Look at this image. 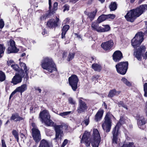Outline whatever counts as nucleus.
I'll return each mask as SVG.
<instances>
[{"mask_svg":"<svg viewBox=\"0 0 147 147\" xmlns=\"http://www.w3.org/2000/svg\"><path fill=\"white\" fill-rule=\"evenodd\" d=\"M39 117L42 122H44L47 126L53 127L55 132V137L54 139V140L61 138L63 135V127L65 129H66L67 128L66 125L64 124H54V123L50 119V116L48 111L46 110H44L40 112Z\"/></svg>","mask_w":147,"mask_h":147,"instance_id":"1","label":"nucleus"},{"mask_svg":"<svg viewBox=\"0 0 147 147\" xmlns=\"http://www.w3.org/2000/svg\"><path fill=\"white\" fill-rule=\"evenodd\" d=\"M90 136V132L86 131L84 132L82 138L81 143H84L86 147L90 146V143L93 147H98L101 141V137L100 133L97 129H93V133L92 135V139L91 140L89 138Z\"/></svg>","mask_w":147,"mask_h":147,"instance_id":"2","label":"nucleus"},{"mask_svg":"<svg viewBox=\"0 0 147 147\" xmlns=\"http://www.w3.org/2000/svg\"><path fill=\"white\" fill-rule=\"evenodd\" d=\"M145 9L147 10V5H141L136 9L131 10L127 13L125 17L128 21L132 22L142 14Z\"/></svg>","mask_w":147,"mask_h":147,"instance_id":"3","label":"nucleus"},{"mask_svg":"<svg viewBox=\"0 0 147 147\" xmlns=\"http://www.w3.org/2000/svg\"><path fill=\"white\" fill-rule=\"evenodd\" d=\"M41 65L43 69L51 73L56 70V65L52 59L48 57L43 58L41 62Z\"/></svg>","mask_w":147,"mask_h":147,"instance_id":"4","label":"nucleus"},{"mask_svg":"<svg viewBox=\"0 0 147 147\" xmlns=\"http://www.w3.org/2000/svg\"><path fill=\"white\" fill-rule=\"evenodd\" d=\"M113 117V116L110 113H107L105 116L102 127L104 130L106 132H109L110 130L112 123L111 119Z\"/></svg>","mask_w":147,"mask_h":147,"instance_id":"5","label":"nucleus"},{"mask_svg":"<svg viewBox=\"0 0 147 147\" xmlns=\"http://www.w3.org/2000/svg\"><path fill=\"white\" fill-rule=\"evenodd\" d=\"M144 36L142 32H138L131 40V45L135 48L139 46L143 40Z\"/></svg>","mask_w":147,"mask_h":147,"instance_id":"6","label":"nucleus"},{"mask_svg":"<svg viewBox=\"0 0 147 147\" xmlns=\"http://www.w3.org/2000/svg\"><path fill=\"white\" fill-rule=\"evenodd\" d=\"M128 66L127 61L119 63L116 65L117 72L120 74L124 75L127 71Z\"/></svg>","mask_w":147,"mask_h":147,"instance_id":"7","label":"nucleus"},{"mask_svg":"<svg viewBox=\"0 0 147 147\" xmlns=\"http://www.w3.org/2000/svg\"><path fill=\"white\" fill-rule=\"evenodd\" d=\"M79 79L75 75H73L68 78L69 85L74 91H76L78 88V84Z\"/></svg>","mask_w":147,"mask_h":147,"instance_id":"8","label":"nucleus"},{"mask_svg":"<svg viewBox=\"0 0 147 147\" xmlns=\"http://www.w3.org/2000/svg\"><path fill=\"white\" fill-rule=\"evenodd\" d=\"M81 98H79L78 105L77 110L78 113L85 112L88 108L86 103L83 101Z\"/></svg>","mask_w":147,"mask_h":147,"instance_id":"9","label":"nucleus"},{"mask_svg":"<svg viewBox=\"0 0 147 147\" xmlns=\"http://www.w3.org/2000/svg\"><path fill=\"white\" fill-rule=\"evenodd\" d=\"M32 134L33 140L38 143L41 139V136L40 131L38 128L32 129Z\"/></svg>","mask_w":147,"mask_h":147,"instance_id":"10","label":"nucleus"},{"mask_svg":"<svg viewBox=\"0 0 147 147\" xmlns=\"http://www.w3.org/2000/svg\"><path fill=\"white\" fill-rule=\"evenodd\" d=\"M146 49L145 47L142 46L139 47L134 52V55L139 60H141L142 58V53L144 52Z\"/></svg>","mask_w":147,"mask_h":147,"instance_id":"11","label":"nucleus"},{"mask_svg":"<svg viewBox=\"0 0 147 147\" xmlns=\"http://www.w3.org/2000/svg\"><path fill=\"white\" fill-rule=\"evenodd\" d=\"M119 124H117L112 131L113 138L112 139V143L113 144H117L119 143V139H118V125Z\"/></svg>","mask_w":147,"mask_h":147,"instance_id":"12","label":"nucleus"},{"mask_svg":"<svg viewBox=\"0 0 147 147\" xmlns=\"http://www.w3.org/2000/svg\"><path fill=\"white\" fill-rule=\"evenodd\" d=\"M10 46L8 49V53H16L19 50L15 45V42L13 40H10L9 42Z\"/></svg>","mask_w":147,"mask_h":147,"instance_id":"13","label":"nucleus"},{"mask_svg":"<svg viewBox=\"0 0 147 147\" xmlns=\"http://www.w3.org/2000/svg\"><path fill=\"white\" fill-rule=\"evenodd\" d=\"M114 43L112 40L102 43L101 45L102 47L106 51H109L113 46Z\"/></svg>","mask_w":147,"mask_h":147,"instance_id":"14","label":"nucleus"},{"mask_svg":"<svg viewBox=\"0 0 147 147\" xmlns=\"http://www.w3.org/2000/svg\"><path fill=\"white\" fill-rule=\"evenodd\" d=\"M27 86L26 84H24L21 85L20 86L17 87L15 90L13 91L10 95L9 99L14 95L17 92H19L21 94L25 91L27 89Z\"/></svg>","mask_w":147,"mask_h":147,"instance_id":"15","label":"nucleus"},{"mask_svg":"<svg viewBox=\"0 0 147 147\" xmlns=\"http://www.w3.org/2000/svg\"><path fill=\"white\" fill-rule=\"evenodd\" d=\"M136 119L139 127L140 129H143L142 126L146 123L144 117L142 116L137 115L136 116Z\"/></svg>","mask_w":147,"mask_h":147,"instance_id":"16","label":"nucleus"},{"mask_svg":"<svg viewBox=\"0 0 147 147\" xmlns=\"http://www.w3.org/2000/svg\"><path fill=\"white\" fill-rule=\"evenodd\" d=\"M123 57L122 53L119 51H117L114 52L113 55V60L116 62H118Z\"/></svg>","mask_w":147,"mask_h":147,"instance_id":"17","label":"nucleus"},{"mask_svg":"<svg viewBox=\"0 0 147 147\" xmlns=\"http://www.w3.org/2000/svg\"><path fill=\"white\" fill-rule=\"evenodd\" d=\"M59 20V19L57 17L56 18V21L54 19H51L47 22V25L48 27L51 28L57 26H58L57 23Z\"/></svg>","mask_w":147,"mask_h":147,"instance_id":"18","label":"nucleus"},{"mask_svg":"<svg viewBox=\"0 0 147 147\" xmlns=\"http://www.w3.org/2000/svg\"><path fill=\"white\" fill-rule=\"evenodd\" d=\"M22 80V78L19 75L16 74L12 79L11 83L14 85H16L21 83Z\"/></svg>","mask_w":147,"mask_h":147,"instance_id":"19","label":"nucleus"},{"mask_svg":"<svg viewBox=\"0 0 147 147\" xmlns=\"http://www.w3.org/2000/svg\"><path fill=\"white\" fill-rule=\"evenodd\" d=\"M49 10L50 11L49 13H50L53 14L57 9L58 3L56 2H55L53 5L52 9L51 10H50V9H51L52 7L51 0H49Z\"/></svg>","mask_w":147,"mask_h":147,"instance_id":"20","label":"nucleus"},{"mask_svg":"<svg viewBox=\"0 0 147 147\" xmlns=\"http://www.w3.org/2000/svg\"><path fill=\"white\" fill-rule=\"evenodd\" d=\"M104 113L103 110H99L96 113L95 117V119L96 121L100 120L102 118Z\"/></svg>","mask_w":147,"mask_h":147,"instance_id":"21","label":"nucleus"},{"mask_svg":"<svg viewBox=\"0 0 147 147\" xmlns=\"http://www.w3.org/2000/svg\"><path fill=\"white\" fill-rule=\"evenodd\" d=\"M10 119L15 121H20L23 119V118L20 117L17 113L13 114L11 117Z\"/></svg>","mask_w":147,"mask_h":147,"instance_id":"22","label":"nucleus"},{"mask_svg":"<svg viewBox=\"0 0 147 147\" xmlns=\"http://www.w3.org/2000/svg\"><path fill=\"white\" fill-rule=\"evenodd\" d=\"M97 12V10L96 9L93 11L88 13L87 14L88 18H89L90 21H92L95 18Z\"/></svg>","mask_w":147,"mask_h":147,"instance_id":"23","label":"nucleus"},{"mask_svg":"<svg viewBox=\"0 0 147 147\" xmlns=\"http://www.w3.org/2000/svg\"><path fill=\"white\" fill-rule=\"evenodd\" d=\"M120 92V91H117L115 89H113L110 91L108 96L109 97L111 98L115 96H117Z\"/></svg>","mask_w":147,"mask_h":147,"instance_id":"24","label":"nucleus"},{"mask_svg":"<svg viewBox=\"0 0 147 147\" xmlns=\"http://www.w3.org/2000/svg\"><path fill=\"white\" fill-rule=\"evenodd\" d=\"M69 26L68 25H65L63 26L62 29V32L61 33V38L63 39L64 38H65V34L66 32L69 29Z\"/></svg>","mask_w":147,"mask_h":147,"instance_id":"25","label":"nucleus"},{"mask_svg":"<svg viewBox=\"0 0 147 147\" xmlns=\"http://www.w3.org/2000/svg\"><path fill=\"white\" fill-rule=\"evenodd\" d=\"M103 27L99 26V30H98V32H103L109 31L110 29V27L108 25H103Z\"/></svg>","mask_w":147,"mask_h":147,"instance_id":"26","label":"nucleus"},{"mask_svg":"<svg viewBox=\"0 0 147 147\" xmlns=\"http://www.w3.org/2000/svg\"><path fill=\"white\" fill-rule=\"evenodd\" d=\"M100 23L97 21V20L95 21L92 22L91 26L92 29L98 32V30H99V24Z\"/></svg>","mask_w":147,"mask_h":147,"instance_id":"27","label":"nucleus"},{"mask_svg":"<svg viewBox=\"0 0 147 147\" xmlns=\"http://www.w3.org/2000/svg\"><path fill=\"white\" fill-rule=\"evenodd\" d=\"M92 68L95 71H100L102 69L100 65L97 63H94L92 65Z\"/></svg>","mask_w":147,"mask_h":147,"instance_id":"28","label":"nucleus"},{"mask_svg":"<svg viewBox=\"0 0 147 147\" xmlns=\"http://www.w3.org/2000/svg\"><path fill=\"white\" fill-rule=\"evenodd\" d=\"M38 147H49L48 142L45 139L41 140Z\"/></svg>","mask_w":147,"mask_h":147,"instance_id":"29","label":"nucleus"},{"mask_svg":"<svg viewBox=\"0 0 147 147\" xmlns=\"http://www.w3.org/2000/svg\"><path fill=\"white\" fill-rule=\"evenodd\" d=\"M20 65L21 67V69H24L25 72L26 74V76H28V69H27V67L26 65L23 63L20 62Z\"/></svg>","mask_w":147,"mask_h":147,"instance_id":"30","label":"nucleus"},{"mask_svg":"<svg viewBox=\"0 0 147 147\" xmlns=\"http://www.w3.org/2000/svg\"><path fill=\"white\" fill-rule=\"evenodd\" d=\"M127 119V117H126L125 116H121L119 121L117 124H119L118 125V129L119 128V126L120 125H122L125 123L126 122V120Z\"/></svg>","mask_w":147,"mask_h":147,"instance_id":"31","label":"nucleus"},{"mask_svg":"<svg viewBox=\"0 0 147 147\" xmlns=\"http://www.w3.org/2000/svg\"><path fill=\"white\" fill-rule=\"evenodd\" d=\"M111 11L115 10L117 8V4L115 2H111L109 6Z\"/></svg>","mask_w":147,"mask_h":147,"instance_id":"32","label":"nucleus"},{"mask_svg":"<svg viewBox=\"0 0 147 147\" xmlns=\"http://www.w3.org/2000/svg\"><path fill=\"white\" fill-rule=\"evenodd\" d=\"M107 19L106 15L102 14L99 17L97 20V21L100 23Z\"/></svg>","mask_w":147,"mask_h":147,"instance_id":"33","label":"nucleus"},{"mask_svg":"<svg viewBox=\"0 0 147 147\" xmlns=\"http://www.w3.org/2000/svg\"><path fill=\"white\" fill-rule=\"evenodd\" d=\"M6 78V76L4 72L0 71V81H4Z\"/></svg>","mask_w":147,"mask_h":147,"instance_id":"34","label":"nucleus"},{"mask_svg":"<svg viewBox=\"0 0 147 147\" xmlns=\"http://www.w3.org/2000/svg\"><path fill=\"white\" fill-rule=\"evenodd\" d=\"M5 49V48L3 45L0 44V58L3 56Z\"/></svg>","mask_w":147,"mask_h":147,"instance_id":"35","label":"nucleus"},{"mask_svg":"<svg viewBox=\"0 0 147 147\" xmlns=\"http://www.w3.org/2000/svg\"><path fill=\"white\" fill-rule=\"evenodd\" d=\"M121 81L124 84L128 86H130L131 85V84L130 82H129L126 79L124 78H122Z\"/></svg>","mask_w":147,"mask_h":147,"instance_id":"36","label":"nucleus"},{"mask_svg":"<svg viewBox=\"0 0 147 147\" xmlns=\"http://www.w3.org/2000/svg\"><path fill=\"white\" fill-rule=\"evenodd\" d=\"M144 96L146 97H147V83H145L144 85Z\"/></svg>","mask_w":147,"mask_h":147,"instance_id":"37","label":"nucleus"},{"mask_svg":"<svg viewBox=\"0 0 147 147\" xmlns=\"http://www.w3.org/2000/svg\"><path fill=\"white\" fill-rule=\"evenodd\" d=\"M48 16V13H45L44 14L40 17V20L42 21L45 20L47 18Z\"/></svg>","mask_w":147,"mask_h":147,"instance_id":"38","label":"nucleus"},{"mask_svg":"<svg viewBox=\"0 0 147 147\" xmlns=\"http://www.w3.org/2000/svg\"><path fill=\"white\" fill-rule=\"evenodd\" d=\"M75 53H70L68 57L67 61H69L73 59L74 57Z\"/></svg>","mask_w":147,"mask_h":147,"instance_id":"39","label":"nucleus"},{"mask_svg":"<svg viewBox=\"0 0 147 147\" xmlns=\"http://www.w3.org/2000/svg\"><path fill=\"white\" fill-rule=\"evenodd\" d=\"M71 112V111H67L63 112V113H60L59 115L63 117H65V116L67 115L70 114Z\"/></svg>","mask_w":147,"mask_h":147,"instance_id":"40","label":"nucleus"},{"mask_svg":"<svg viewBox=\"0 0 147 147\" xmlns=\"http://www.w3.org/2000/svg\"><path fill=\"white\" fill-rule=\"evenodd\" d=\"M118 105L119 107H122L126 109H127V108L126 105L124 104L123 102L121 101H120L118 103Z\"/></svg>","mask_w":147,"mask_h":147,"instance_id":"41","label":"nucleus"},{"mask_svg":"<svg viewBox=\"0 0 147 147\" xmlns=\"http://www.w3.org/2000/svg\"><path fill=\"white\" fill-rule=\"evenodd\" d=\"M12 134L14 136L18 142V141L19 138L18 137V134L17 131L15 130H13L12 131Z\"/></svg>","mask_w":147,"mask_h":147,"instance_id":"42","label":"nucleus"},{"mask_svg":"<svg viewBox=\"0 0 147 147\" xmlns=\"http://www.w3.org/2000/svg\"><path fill=\"white\" fill-rule=\"evenodd\" d=\"M68 101L69 103L72 105H74L76 104V101L74 99L71 97H69V98Z\"/></svg>","mask_w":147,"mask_h":147,"instance_id":"43","label":"nucleus"},{"mask_svg":"<svg viewBox=\"0 0 147 147\" xmlns=\"http://www.w3.org/2000/svg\"><path fill=\"white\" fill-rule=\"evenodd\" d=\"M106 17L107 19H113L115 17V15L113 14L107 15H106Z\"/></svg>","mask_w":147,"mask_h":147,"instance_id":"44","label":"nucleus"},{"mask_svg":"<svg viewBox=\"0 0 147 147\" xmlns=\"http://www.w3.org/2000/svg\"><path fill=\"white\" fill-rule=\"evenodd\" d=\"M11 67L15 71H18L19 69V66L16 64H12L11 65Z\"/></svg>","mask_w":147,"mask_h":147,"instance_id":"45","label":"nucleus"},{"mask_svg":"<svg viewBox=\"0 0 147 147\" xmlns=\"http://www.w3.org/2000/svg\"><path fill=\"white\" fill-rule=\"evenodd\" d=\"M17 75H19L22 78H23L24 76V72L23 70L21 69V70L19 72L18 74H17Z\"/></svg>","mask_w":147,"mask_h":147,"instance_id":"46","label":"nucleus"},{"mask_svg":"<svg viewBox=\"0 0 147 147\" xmlns=\"http://www.w3.org/2000/svg\"><path fill=\"white\" fill-rule=\"evenodd\" d=\"M4 24L2 19H0V29L4 27Z\"/></svg>","mask_w":147,"mask_h":147,"instance_id":"47","label":"nucleus"},{"mask_svg":"<svg viewBox=\"0 0 147 147\" xmlns=\"http://www.w3.org/2000/svg\"><path fill=\"white\" fill-rule=\"evenodd\" d=\"M63 8V11L65 12V11H68L69 10V7L68 5H65L64 6Z\"/></svg>","mask_w":147,"mask_h":147,"instance_id":"48","label":"nucleus"},{"mask_svg":"<svg viewBox=\"0 0 147 147\" xmlns=\"http://www.w3.org/2000/svg\"><path fill=\"white\" fill-rule=\"evenodd\" d=\"M1 144L2 147H7L5 142L3 139L1 140Z\"/></svg>","mask_w":147,"mask_h":147,"instance_id":"49","label":"nucleus"},{"mask_svg":"<svg viewBox=\"0 0 147 147\" xmlns=\"http://www.w3.org/2000/svg\"><path fill=\"white\" fill-rule=\"evenodd\" d=\"M65 44L66 45L69 43L70 39L69 38H65Z\"/></svg>","mask_w":147,"mask_h":147,"instance_id":"50","label":"nucleus"},{"mask_svg":"<svg viewBox=\"0 0 147 147\" xmlns=\"http://www.w3.org/2000/svg\"><path fill=\"white\" fill-rule=\"evenodd\" d=\"M128 147H135L134 143L133 142H129L128 143Z\"/></svg>","mask_w":147,"mask_h":147,"instance_id":"51","label":"nucleus"},{"mask_svg":"<svg viewBox=\"0 0 147 147\" xmlns=\"http://www.w3.org/2000/svg\"><path fill=\"white\" fill-rule=\"evenodd\" d=\"M68 142V140L67 139H65L62 144V145L65 146Z\"/></svg>","mask_w":147,"mask_h":147,"instance_id":"52","label":"nucleus"},{"mask_svg":"<svg viewBox=\"0 0 147 147\" xmlns=\"http://www.w3.org/2000/svg\"><path fill=\"white\" fill-rule=\"evenodd\" d=\"M13 61L12 60H10L7 61V65L8 66L10 65L12 63H13Z\"/></svg>","mask_w":147,"mask_h":147,"instance_id":"53","label":"nucleus"},{"mask_svg":"<svg viewBox=\"0 0 147 147\" xmlns=\"http://www.w3.org/2000/svg\"><path fill=\"white\" fill-rule=\"evenodd\" d=\"M31 125L33 127V128L32 129L37 128V127H36V125L34 123H31Z\"/></svg>","mask_w":147,"mask_h":147,"instance_id":"54","label":"nucleus"},{"mask_svg":"<svg viewBox=\"0 0 147 147\" xmlns=\"http://www.w3.org/2000/svg\"><path fill=\"white\" fill-rule=\"evenodd\" d=\"M128 143H124L123 145L121 147H128Z\"/></svg>","mask_w":147,"mask_h":147,"instance_id":"55","label":"nucleus"},{"mask_svg":"<svg viewBox=\"0 0 147 147\" xmlns=\"http://www.w3.org/2000/svg\"><path fill=\"white\" fill-rule=\"evenodd\" d=\"M45 34H47V31L45 29H44L43 30V32L42 33V34L43 35H44Z\"/></svg>","mask_w":147,"mask_h":147,"instance_id":"56","label":"nucleus"},{"mask_svg":"<svg viewBox=\"0 0 147 147\" xmlns=\"http://www.w3.org/2000/svg\"><path fill=\"white\" fill-rule=\"evenodd\" d=\"M85 123L86 125H88L89 123V120L87 119L85 120Z\"/></svg>","mask_w":147,"mask_h":147,"instance_id":"57","label":"nucleus"},{"mask_svg":"<svg viewBox=\"0 0 147 147\" xmlns=\"http://www.w3.org/2000/svg\"><path fill=\"white\" fill-rule=\"evenodd\" d=\"M144 58L146 59H147V51L145 53L144 55Z\"/></svg>","mask_w":147,"mask_h":147,"instance_id":"58","label":"nucleus"},{"mask_svg":"<svg viewBox=\"0 0 147 147\" xmlns=\"http://www.w3.org/2000/svg\"><path fill=\"white\" fill-rule=\"evenodd\" d=\"M144 0H139L138 1V4H140L142 3L143 1H144Z\"/></svg>","mask_w":147,"mask_h":147,"instance_id":"59","label":"nucleus"},{"mask_svg":"<svg viewBox=\"0 0 147 147\" xmlns=\"http://www.w3.org/2000/svg\"><path fill=\"white\" fill-rule=\"evenodd\" d=\"M93 78H95L96 79L98 78L99 76L98 75H95L93 76Z\"/></svg>","mask_w":147,"mask_h":147,"instance_id":"60","label":"nucleus"},{"mask_svg":"<svg viewBox=\"0 0 147 147\" xmlns=\"http://www.w3.org/2000/svg\"><path fill=\"white\" fill-rule=\"evenodd\" d=\"M33 109V108L32 107H31L30 108V112L32 113V111Z\"/></svg>","mask_w":147,"mask_h":147,"instance_id":"61","label":"nucleus"},{"mask_svg":"<svg viewBox=\"0 0 147 147\" xmlns=\"http://www.w3.org/2000/svg\"><path fill=\"white\" fill-rule=\"evenodd\" d=\"M25 55H26L25 53H23L21 54V56L22 57H24V56H25Z\"/></svg>","mask_w":147,"mask_h":147,"instance_id":"62","label":"nucleus"},{"mask_svg":"<svg viewBox=\"0 0 147 147\" xmlns=\"http://www.w3.org/2000/svg\"><path fill=\"white\" fill-rule=\"evenodd\" d=\"M135 0H130V2L131 3H133Z\"/></svg>","mask_w":147,"mask_h":147,"instance_id":"63","label":"nucleus"},{"mask_svg":"<svg viewBox=\"0 0 147 147\" xmlns=\"http://www.w3.org/2000/svg\"><path fill=\"white\" fill-rule=\"evenodd\" d=\"M37 90L39 91V93H40L41 92V90L40 89L38 88Z\"/></svg>","mask_w":147,"mask_h":147,"instance_id":"64","label":"nucleus"}]
</instances>
